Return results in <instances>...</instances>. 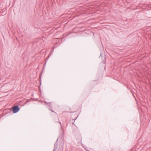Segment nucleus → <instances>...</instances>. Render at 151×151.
I'll list each match as a JSON object with an SVG mask.
<instances>
[{
	"instance_id": "obj_6",
	"label": "nucleus",
	"mask_w": 151,
	"mask_h": 151,
	"mask_svg": "<svg viewBox=\"0 0 151 151\" xmlns=\"http://www.w3.org/2000/svg\"><path fill=\"white\" fill-rule=\"evenodd\" d=\"M59 123L60 124H61V122H60Z\"/></svg>"
},
{
	"instance_id": "obj_5",
	"label": "nucleus",
	"mask_w": 151,
	"mask_h": 151,
	"mask_svg": "<svg viewBox=\"0 0 151 151\" xmlns=\"http://www.w3.org/2000/svg\"><path fill=\"white\" fill-rule=\"evenodd\" d=\"M46 64V62L45 63V64H44V66Z\"/></svg>"
},
{
	"instance_id": "obj_3",
	"label": "nucleus",
	"mask_w": 151,
	"mask_h": 151,
	"mask_svg": "<svg viewBox=\"0 0 151 151\" xmlns=\"http://www.w3.org/2000/svg\"><path fill=\"white\" fill-rule=\"evenodd\" d=\"M56 150V149H55V148H54V150H53V151H55Z\"/></svg>"
},
{
	"instance_id": "obj_2",
	"label": "nucleus",
	"mask_w": 151,
	"mask_h": 151,
	"mask_svg": "<svg viewBox=\"0 0 151 151\" xmlns=\"http://www.w3.org/2000/svg\"><path fill=\"white\" fill-rule=\"evenodd\" d=\"M58 139H57L56 142L54 144V147L55 148V146H57V142Z\"/></svg>"
},
{
	"instance_id": "obj_4",
	"label": "nucleus",
	"mask_w": 151,
	"mask_h": 151,
	"mask_svg": "<svg viewBox=\"0 0 151 151\" xmlns=\"http://www.w3.org/2000/svg\"><path fill=\"white\" fill-rule=\"evenodd\" d=\"M52 112H54L52 110H50Z\"/></svg>"
},
{
	"instance_id": "obj_1",
	"label": "nucleus",
	"mask_w": 151,
	"mask_h": 151,
	"mask_svg": "<svg viewBox=\"0 0 151 151\" xmlns=\"http://www.w3.org/2000/svg\"><path fill=\"white\" fill-rule=\"evenodd\" d=\"M14 113H16L18 112L20 110L19 107L18 105H16L13 106L12 109Z\"/></svg>"
}]
</instances>
